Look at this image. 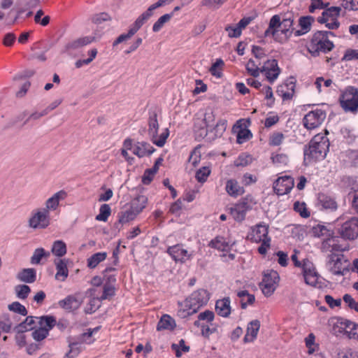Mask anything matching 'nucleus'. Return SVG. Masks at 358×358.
<instances>
[{
    "instance_id": "nucleus-1",
    "label": "nucleus",
    "mask_w": 358,
    "mask_h": 358,
    "mask_svg": "<svg viewBox=\"0 0 358 358\" xmlns=\"http://www.w3.org/2000/svg\"><path fill=\"white\" fill-rule=\"evenodd\" d=\"M294 15L292 12L274 15L270 19L268 27L264 31V36H271L280 43H285L294 32Z\"/></svg>"
},
{
    "instance_id": "nucleus-2",
    "label": "nucleus",
    "mask_w": 358,
    "mask_h": 358,
    "mask_svg": "<svg viewBox=\"0 0 358 358\" xmlns=\"http://www.w3.org/2000/svg\"><path fill=\"white\" fill-rule=\"evenodd\" d=\"M329 141L326 136L321 134L315 135L304 148V162L310 164L323 159L329 151Z\"/></svg>"
},
{
    "instance_id": "nucleus-3",
    "label": "nucleus",
    "mask_w": 358,
    "mask_h": 358,
    "mask_svg": "<svg viewBox=\"0 0 358 358\" xmlns=\"http://www.w3.org/2000/svg\"><path fill=\"white\" fill-rule=\"evenodd\" d=\"M209 298V293L206 289H199L193 292L184 302L185 308L179 309L178 315L184 318L196 313L208 303Z\"/></svg>"
},
{
    "instance_id": "nucleus-4",
    "label": "nucleus",
    "mask_w": 358,
    "mask_h": 358,
    "mask_svg": "<svg viewBox=\"0 0 358 358\" xmlns=\"http://www.w3.org/2000/svg\"><path fill=\"white\" fill-rule=\"evenodd\" d=\"M268 234V227L264 224H259L251 228L246 238L251 242L261 243V245L258 248V252L261 255H265L271 246V238Z\"/></svg>"
},
{
    "instance_id": "nucleus-5",
    "label": "nucleus",
    "mask_w": 358,
    "mask_h": 358,
    "mask_svg": "<svg viewBox=\"0 0 358 358\" xmlns=\"http://www.w3.org/2000/svg\"><path fill=\"white\" fill-rule=\"evenodd\" d=\"M334 47L333 42L327 38L323 32L318 31L313 36L308 50L312 56L317 57L320 53H327L331 51Z\"/></svg>"
},
{
    "instance_id": "nucleus-6",
    "label": "nucleus",
    "mask_w": 358,
    "mask_h": 358,
    "mask_svg": "<svg viewBox=\"0 0 358 358\" xmlns=\"http://www.w3.org/2000/svg\"><path fill=\"white\" fill-rule=\"evenodd\" d=\"M148 124V134L151 141L158 147H163L169 136V130L166 128L160 135L158 136L159 123L157 120V115L155 111L149 113Z\"/></svg>"
},
{
    "instance_id": "nucleus-7",
    "label": "nucleus",
    "mask_w": 358,
    "mask_h": 358,
    "mask_svg": "<svg viewBox=\"0 0 358 358\" xmlns=\"http://www.w3.org/2000/svg\"><path fill=\"white\" fill-rule=\"evenodd\" d=\"M50 213L43 208L34 209L28 219V227L34 230L45 229L50 224Z\"/></svg>"
},
{
    "instance_id": "nucleus-8",
    "label": "nucleus",
    "mask_w": 358,
    "mask_h": 358,
    "mask_svg": "<svg viewBox=\"0 0 358 358\" xmlns=\"http://www.w3.org/2000/svg\"><path fill=\"white\" fill-rule=\"evenodd\" d=\"M349 262L342 254L332 253L327 256V266L334 275H345L349 271Z\"/></svg>"
},
{
    "instance_id": "nucleus-9",
    "label": "nucleus",
    "mask_w": 358,
    "mask_h": 358,
    "mask_svg": "<svg viewBox=\"0 0 358 358\" xmlns=\"http://www.w3.org/2000/svg\"><path fill=\"white\" fill-rule=\"evenodd\" d=\"M340 103L345 112L356 113L358 110V90L348 87L341 96Z\"/></svg>"
},
{
    "instance_id": "nucleus-10",
    "label": "nucleus",
    "mask_w": 358,
    "mask_h": 358,
    "mask_svg": "<svg viewBox=\"0 0 358 358\" xmlns=\"http://www.w3.org/2000/svg\"><path fill=\"white\" fill-rule=\"evenodd\" d=\"M302 271L305 282L307 285L314 287H321L322 282L320 281V275L316 271L315 267L312 262L308 259H303Z\"/></svg>"
},
{
    "instance_id": "nucleus-11",
    "label": "nucleus",
    "mask_w": 358,
    "mask_h": 358,
    "mask_svg": "<svg viewBox=\"0 0 358 358\" xmlns=\"http://www.w3.org/2000/svg\"><path fill=\"white\" fill-rule=\"evenodd\" d=\"M341 238L352 241L358 237V217H352L345 221L338 229Z\"/></svg>"
},
{
    "instance_id": "nucleus-12",
    "label": "nucleus",
    "mask_w": 358,
    "mask_h": 358,
    "mask_svg": "<svg viewBox=\"0 0 358 358\" xmlns=\"http://www.w3.org/2000/svg\"><path fill=\"white\" fill-rule=\"evenodd\" d=\"M123 146L126 149L131 150L134 155L140 158L149 156L155 151V149L147 142H137L136 144H133L132 141L129 138L124 140Z\"/></svg>"
},
{
    "instance_id": "nucleus-13",
    "label": "nucleus",
    "mask_w": 358,
    "mask_h": 358,
    "mask_svg": "<svg viewBox=\"0 0 358 358\" xmlns=\"http://www.w3.org/2000/svg\"><path fill=\"white\" fill-rule=\"evenodd\" d=\"M278 280L279 275L276 271L271 270L264 273L259 287L266 296H269L274 292Z\"/></svg>"
},
{
    "instance_id": "nucleus-14",
    "label": "nucleus",
    "mask_w": 358,
    "mask_h": 358,
    "mask_svg": "<svg viewBox=\"0 0 358 358\" xmlns=\"http://www.w3.org/2000/svg\"><path fill=\"white\" fill-rule=\"evenodd\" d=\"M252 197L246 196L231 208V215L237 222H242L245 220L246 213L252 208Z\"/></svg>"
},
{
    "instance_id": "nucleus-15",
    "label": "nucleus",
    "mask_w": 358,
    "mask_h": 358,
    "mask_svg": "<svg viewBox=\"0 0 358 358\" xmlns=\"http://www.w3.org/2000/svg\"><path fill=\"white\" fill-rule=\"evenodd\" d=\"M326 118V112L322 109L310 111L303 118V126L307 129H313L318 127Z\"/></svg>"
},
{
    "instance_id": "nucleus-16",
    "label": "nucleus",
    "mask_w": 358,
    "mask_h": 358,
    "mask_svg": "<svg viewBox=\"0 0 358 358\" xmlns=\"http://www.w3.org/2000/svg\"><path fill=\"white\" fill-rule=\"evenodd\" d=\"M340 238L332 234L324 238L322 242L320 250L324 253H335L336 252H343L348 250L346 247L339 243Z\"/></svg>"
},
{
    "instance_id": "nucleus-17",
    "label": "nucleus",
    "mask_w": 358,
    "mask_h": 358,
    "mask_svg": "<svg viewBox=\"0 0 358 358\" xmlns=\"http://www.w3.org/2000/svg\"><path fill=\"white\" fill-rule=\"evenodd\" d=\"M250 124V120H243L241 119L238 120L236 124L233 126L232 131L234 133H237V143L241 144L250 138H252V134L251 131L247 129L248 126Z\"/></svg>"
},
{
    "instance_id": "nucleus-18",
    "label": "nucleus",
    "mask_w": 358,
    "mask_h": 358,
    "mask_svg": "<svg viewBox=\"0 0 358 358\" xmlns=\"http://www.w3.org/2000/svg\"><path fill=\"white\" fill-rule=\"evenodd\" d=\"M294 185L293 178L287 176L279 177L273 182V191L278 195H284L289 193Z\"/></svg>"
},
{
    "instance_id": "nucleus-19",
    "label": "nucleus",
    "mask_w": 358,
    "mask_h": 358,
    "mask_svg": "<svg viewBox=\"0 0 358 358\" xmlns=\"http://www.w3.org/2000/svg\"><path fill=\"white\" fill-rule=\"evenodd\" d=\"M262 73H264L267 80L273 83L278 77L280 69L278 67L276 59H268L262 66Z\"/></svg>"
},
{
    "instance_id": "nucleus-20",
    "label": "nucleus",
    "mask_w": 358,
    "mask_h": 358,
    "mask_svg": "<svg viewBox=\"0 0 358 358\" xmlns=\"http://www.w3.org/2000/svg\"><path fill=\"white\" fill-rule=\"evenodd\" d=\"M167 253L176 262H184L189 258L187 251L182 248V246L179 244L169 247Z\"/></svg>"
},
{
    "instance_id": "nucleus-21",
    "label": "nucleus",
    "mask_w": 358,
    "mask_h": 358,
    "mask_svg": "<svg viewBox=\"0 0 358 358\" xmlns=\"http://www.w3.org/2000/svg\"><path fill=\"white\" fill-rule=\"evenodd\" d=\"M66 196V192L64 190L56 192L45 201V206L43 208L47 210L48 213L55 210L59 205V201L64 200Z\"/></svg>"
},
{
    "instance_id": "nucleus-22",
    "label": "nucleus",
    "mask_w": 358,
    "mask_h": 358,
    "mask_svg": "<svg viewBox=\"0 0 358 358\" xmlns=\"http://www.w3.org/2000/svg\"><path fill=\"white\" fill-rule=\"evenodd\" d=\"M296 87V80L294 78H289L284 84L278 90V93H281L283 100H289L293 97Z\"/></svg>"
},
{
    "instance_id": "nucleus-23",
    "label": "nucleus",
    "mask_w": 358,
    "mask_h": 358,
    "mask_svg": "<svg viewBox=\"0 0 358 358\" xmlns=\"http://www.w3.org/2000/svg\"><path fill=\"white\" fill-rule=\"evenodd\" d=\"M93 39L94 38L91 36H84L69 42L65 45L63 52H69L73 50H76L85 45L91 43Z\"/></svg>"
},
{
    "instance_id": "nucleus-24",
    "label": "nucleus",
    "mask_w": 358,
    "mask_h": 358,
    "mask_svg": "<svg viewBox=\"0 0 358 358\" xmlns=\"http://www.w3.org/2000/svg\"><path fill=\"white\" fill-rule=\"evenodd\" d=\"M82 299L76 296H69L59 302V306L64 309L71 311L77 310L82 304Z\"/></svg>"
},
{
    "instance_id": "nucleus-25",
    "label": "nucleus",
    "mask_w": 358,
    "mask_h": 358,
    "mask_svg": "<svg viewBox=\"0 0 358 358\" xmlns=\"http://www.w3.org/2000/svg\"><path fill=\"white\" fill-rule=\"evenodd\" d=\"M225 190L232 197H238L244 194L245 189L235 179H229L226 182Z\"/></svg>"
},
{
    "instance_id": "nucleus-26",
    "label": "nucleus",
    "mask_w": 358,
    "mask_h": 358,
    "mask_svg": "<svg viewBox=\"0 0 358 358\" xmlns=\"http://www.w3.org/2000/svg\"><path fill=\"white\" fill-rule=\"evenodd\" d=\"M231 301L229 297L219 299L215 303L217 313L223 317H228L231 313Z\"/></svg>"
},
{
    "instance_id": "nucleus-27",
    "label": "nucleus",
    "mask_w": 358,
    "mask_h": 358,
    "mask_svg": "<svg viewBox=\"0 0 358 358\" xmlns=\"http://www.w3.org/2000/svg\"><path fill=\"white\" fill-rule=\"evenodd\" d=\"M18 280L25 283H33L36 280V271L35 268H23L17 274Z\"/></svg>"
},
{
    "instance_id": "nucleus-28",
    "label": "nucleus",
    "mask_w": 358,
    "mask_h": 358,
    "mask_svg": "<svg viewBox=\"0 0 358 358\" xmlns=\"http://www.w3.org/2000/svg\"><path fill=\"white\" fill-rule=\"evenodd\" d=\"M317 204L323 209L336 210L337 208V204L334 199L323 193L318 194Z\"/></svg>"
},
{
    "instance_id": "nucleus-29",
    "label": "nucleus",
    "mask_w": 358,
    "mask_h": 358,
    "mask_svg": "<svg viewBox=\"0 0 358 358\" xmlns=\"http://www.w3.org/2000/svg\"><path fill=\"white\" fill-rule=\"evenodd\" d=\"M67 262L66 259H60L55 262L57 273L55 278L60 281H64L69 275V270L67 268Z\"/></svg>"
},
{
    "instance_id": "nucleus-30",
    "label": "nucleus",
    "mask_w": 358,
    "mask_h": 358,
    "mask_svg": "<svg viewBox=\"0 0 358 358\" xmlns=\"http://www.w3.org/2000/svg\"><path fill=\"white\" fill-rule=\"evenodd\" d=\"M227 127V121L226 120H218L216 124L210 129V133H213V136L212 137H209L208 139L213 140L216 138L221 137L226 131Z\"/></svg>"
},
{
    "instance_id": "nucleus-31",
    "label": "nucleus",
    "mask_w": 358,
    "mask_h": 358,
    "mask_svg": "<svg viewBox=\"0 0 358 358\" xmlns=\"http://www.w3.org/2000/svg\"><path fill=\"white\" fill-rule=\"evenodd\" d=\"M260 328V322L258 320H252L248 325L245 341H252L256 338Z\"/></svg>"
},
{
    "instance_id": "nucleus-32",
    "label": "nucleus",
    "mask_w": 358,
    "mask_h": 358,
    "mask_svg": "<svg viewBox=\"0 0 358 358\" xmlns=\"http://www.w3.org/2000/svg\"><path fill=\"white\" fill-rule=\"evenodd\" d=\"M313 21V17L311 16L301 17L299 18V24L301 29L294 30L295 36H299L308 33L310 30L311 23Z\"/></svg>"
},
{
    "instance_id": "nucleus-33",
    "label": "nucleus",
    "mask_w": 358,
    "mask_h": 358,
    "mask_svg": "<svg viewBox=\"0 0 358 358\" xmlns=\"http://www.w3.org/2000/svg\"><path fill=\"white\" fill-rule=\"evenodd\" d=\"M176 324L175 320L168 315H164L159 321L157 329L161 331L164 329L173 330Z\"/></svg>"
},
{
    "instance_id": "nucleus-34",
    "label": "nucleus",
    "mask_w": 358,
    "mask_h": 358,
    "mask_svg": "<svg viewBox=\"0 0 358 358\" xmlns=\"http://www.w3.org/2000/svg\"><path fill=\"white\" fill-rule=\"evenodd\" d=\"M148 198L145 195H138L131 201L130 207L139 214L146 206Z\"/></svg>"
},
{
    "instance_id": "nucleus-35",
    "label": "nucleus",
    "mask_w": 358,
    "mask_h": 358,
    "mask_svg": "<svg viewBox=\"0 0 358 358\" xmlns=\"http://www.w3.org/2000/svg\"><path fill=\"white\" fill-rule=\"evenodd\" d=\"M106 257L107 253L106 252H96L87 259V266L90 268H94Z\"/></svg>"
},
{
    "instance_id": "nucleus-36",
    "label": "nucleus",
    "mask_w": 358,
    "mask_h": 358,
    "mask_svg": "<svg viewBox=\"0 0 358 358\" xmlns=\"http://www.w3.org/2000/svg\"><path fill=\"white\" fill-rule=\"evenodd\" d=\"M237 296L241 299V306L243 309L246 308L248 305L254 303L255 298L253 294H250L247 290H241L237 292Z\"/></svg>"
},
{
    "instance_id": "nucleus-37",
    "label": "nucleus",
    "mask_w": 358,
    "mask_h": 358,
    "mask_svg": "<svg viewBox=\"0 0 358 358\" xmlns=\"http://www.w3.org/2000/svg\"><path fill=\"white\" fill-rule=\"evenodd\" d=\"M35 319L36 317L32 316L27 317L24 322L16 327L17 333H24L33 329L34 325L36 323Z\"/></svg>"
},
{
    "instance_id": "nucleus-38",
    "label": "nucleus",
    "mask_w": 358,
    "mask_h": 358,
    "mask_svg": "<svg viewBox=\"0 0 358 358\" xmlns=\"http://www.w3.org/2000/svg\"><path fill=\"white\" fill-rule=\"evenodd\" d=\"M66 245L63 241H55L52 246L51 252L57 257H62L66 254Z\"/></svg>"
},
{
    "instance_id": "nucleus-39",
    "label": "nucleus",
    "mask_w": 358,
    "mask_h": 358,
    "mask_svg": "<svg viewBox=\"0 0 358 358\" xmlns=\"http://www.w3.org/2000/svg\"><path fill=\"white\" fill-rule=\"evenodd\" d=\"M138 214L131 207L118 214L119 222L121 224L127 223L135 219Z\"/></svg>"
},
{
    "instance_id": "nucleus-40",
    "label": "nucleus",
    "mask_w": 358,
    "mask_h": 358,
    "mask_svg": "<svg viewBox=\"0 0 358 358\" xmlns=\"http://www.w3.org/2000/svg\"><path fill=\"white\" fill-rule=\"evenodd\" d=\"M210 245L221 251H227L231 248L229 243L223 237H217L212 240Z\"/></svg>"
},
{
    "instance_id": "nucleus-41",
    "label": "nucleus",
    "mask_w": 358,
    "mask_h": 358,
    "mask_svg": "<svg viewBox=\"0 0 358 358\" xmlns=\"http://www.w3.org/2000/svg\"><path fill=\"white\" fill-rule=\"evenodd\" d=\"M224 63L222 59H217L216 62L212 64L209 71L215 77L220 78L222 77V70Z\"/></svg>"
},
{
    "instance_id": "nucleus-42",
    "label": "nucleus",
    "mask_w": 358,
    "mask_h": 358,
    "mask_svg": "<svg viewBox=\"0 0 358 358\" xmlns=\"http://www.w3.org/2000/svg\"><path fill=\"white\" fill-rule=\"evenodd\" d=\"M260 63L256 64V62L252 59H250L248 62L245 66V69L247 72L254 78H257L259 76L261 73L262 67H259Z\"/></svg>"
},
{
    "instance_id": "nucleus-43",
    "label": "nucleus",
    "mask_w": 358,
    "mask_h": 358,
    "mask_svg": "<svg viewBox=\"0 0 358 358\" xmlns=\"http://www.w3.org/2000/svg\"><path fill=\"white\" fill-rule=\"evenodd\" d=\"M36 319L38 320V322L41 327H45L46 329H49V331L56 324L55 317L51 315L36 317Z\"/></svg>"
},
{
    "instance_id": "nucleus-44",
    "label": "nucleus",
    "mask_w": 358,
    "mask_h": 358,
    "mask_svg": "<svg viewBox=\"0 0 358 358\" xmlns=\"http://www.w3.org/2000/svg\"><path fill=\"white\" fill-rule=\"evenodd\" d=\"M50 252H46L43 248H39L34 250L32 257H31V263L32 264H40L43 257H48Z\"/></svg>"
},
{
    "instance_id": "nucleus-45",
    "label": "nucleus",
    "mask_w": 358,
    "mask_h": 358,
    "mask_svg": "<svg viewBox=\"0 0 358 358\" xmlns=\"http://www.w3.org/2000/svg\"><path fill=\"white\" fill-rule=\"evenodd\" d=\"M82 341H69V350L66 354L67 358H75L80 352L79 345Z\"/></svg>"
},
{
    "instance_id": "nucleus-46",
    "label": "nucleus",
    "mask_w": 358,
    "mask_h": 358,
    "mask_svg": "<svg viewBox=\"0 0 358 358\" xmlns=\"http://www.w3.org/2000/svg\"><path fill=\"white\" fill-rule=\"evenodd\" d=\"M15 292L18 299L24 300L28 297L31 289L27 285H18L15 287Z\"/></svg>"
},
{
    "instance_id": "nucleus-47",
    "label": "nucleus",
    "mask_w": 358,
    "mask_h": 358,
    "mask_svg": "<svg viewBox=\"0 0 358 358\" xmlns=\"http://www.w3.org/2000/svg\"><path fill=\"white\" fill-rule=\"evenodd\" d=\"M173 13H166L161 16L157 22L153 24L152 31L154 32L159 31L164 25L165 23L168 22L173 17Z\"/></svg>"
},
{
    "instance_id": "nucleus-48",
    "label": "nucleus",
    "mask_w": 358,
    "mask_h": 358,
    "mask_svg": "<svg viewBox=\"0 0 358 358\" xmlns=\"http://www.w3.org/2000/svg\"><path fill=\"white\" fill-rule=\"evenodd\" d=\"M111 213L110 207L108 204H103L99 209V213L96 216L98 221L106 222Z\"/></svg>"
},
{
    "instance_id": "nucleus-49",
    "label": "nucleus",
    "mask_w": 358,
    "mask_h": 358,
    "mask_svg": "<svg viewBox=\"0 0 358 358\" xmlns=\"http://www.w3.org/2000/svg\"><path fill=\"white\" fill-rule=\"evenodd\" d=\"M171 348L176 352V356L177 357L182 356V352H187L189 350V347L185 345V342L183 339H181L178 344H172Z\"/></svg>"
},
{
    "instance_id": "nucleus-50",
    "label": "nucleus",
    "mask_w": 358,
    "mask_h": 358,
    "mask_svg": "<svg viewBox=\"0 0 358 358\" xmlns=\"http://www.w3.org/2000/svg\"><path fill=\"white\" fill-rule=\"evenodd\" d=\"M210 173V168L208 166H203L196 172L195 178L198 182L203 183L206 181Z\"/></svg>"
},
{
    "instance_id": "nucleus-51",
    "label": "nucleus",
    "mask_w": 358,
    "mask_h": 358,
    "mask_svg": "<svg viewBox=\"0 0 358 358\" xmlns=\"http://www.w3.org/2000/svg\"><path fill=\"white\" fill-rule=\"evenodd\" d=\"M8 308L9 310L18 313L22 316H25L27 315V310L24 306L22 305L18 301H15L9 304Z\"/></svg>"
},
{
    "instance_id": "nucleus-52",
    "label": "nucleus",
    "mask_w": 358,
    "mask_h": 358,
    "mask_svg": "<svg viewBox=\"0 0 358 358\" xmlns=\"http://www.w3.org/2000/svg\"><path fill=\"white\" fill-rule=\"evenodd\" d=\"M341 10V7L340 6H331L323 11V15L327 16L329 20H337Z\"/></svg>"
},
{
    "instance_id": "nucleus-53",
    "label": "nucleus",
    "mask_w": 358,
    "mask_h": 358,
    "mask_svg": "<svg viewBox=\"0 0 358 358\" xmlns=\"http://www.w3.org/2000/svg\"><path fill=\"white\" fill-rule=\"evenodd\" d=\"M49 329L45 327H40L32 332L33 338L36 341H41L45 338L48 335Z\"/></svg>"
},
{
    "instance_id": "nucleus-54",
    "label": "nucleus",
    "mask_w": 358,
    "mask_h": 358,
    "mask_svg": "<svg viewBox=\"0 0 358 358\" xmlns=\"http://www.w3.org/2000/svg\"><path fill=\"white\" fill-rule=\"evenodd\" d=\"M294 209L296 212L299 213L302 217L306 218L310 216V213L308 211L304 202L301 203L296 201L294 203Z\"/></svg>"
},
{
    "instance_id": "nucleus-55",
    "label": "nucleus",
    "mask_w": 358,
    "mask_h": 358,
    "mask_svg": "<svg viewBox=\"0 0 358 358\" xmlns=\"http://www.w3.org/2000/svg\"><path fill=\"white\" fill-rule=\"evenodd\" d=\"M315 336L312 333L310 334L305 338L306 345L308 349V352L309 354H313L315 351L316 348H317V345L315 344Z\"/></svg>"
},
{
    "instance_id": "nucleus-56",
    "label": "nucleus",
    "mask_w": 358,
    "mask_h": 358,
    "mask_svg": "<svg viewBox=\"0 0 358 358\" xmlns=\"http://www.w3.org/2000/svg\"><path fill=\"white\" fill-rule=\"evenodd\" d=\"M313 231L314 235L318 237L325 236V238H327L331 235L326 227L320 224L314 227Z\"/></svg>"
},
{
    "instance_id": "nucleus-57",
    "label": "nucleus",
    "mask_w": 358,
    "mask_h": 358,
    "mask_svg": "<svg viewBox=\"0 0 358 358\" xmlns=\"http://www.w3.org/2000/svg\"><path fill=\"white\" fill-rule=\"evenodd\" d=\"M215 115L212 110L206 112L203 117V122L206 127L210 129L215 124Z\"/></svg>"
},
{
    "instance_id": "nucleus-58",
    "label": "nucleus",
    "mask_w": 358,
    "mask_h": 358,
    "mask_svg": "<svg viewBox=\"0 0 358 358\" xmlns=\"http://www.w3.org/2000/svg\"><path fill=\"white\" fill-rule=\"evenodd\" d=\"M115 294V288L113 286L106 284L103 286V294L99 299V301H103Z\"/></svg>"
},
{
    "instance_id": "nucleus-59",
    "label": "nucleus",
    "mask_w": 358,
    "mask_h": 358,
    "mask_svg": "<svg viewBox=\"0 0 358 358\" xmlns=\"http://www.w3.org/2000/svg\"><path fill=\"white\" fill-rule=\"evenodd\" d=\"M252 162L250 156L242 154L238 159L234 162L236 166H246L250 164Z\"/></svg>"
},
{
    "instance_id": "nucleus-60",
    "label": "nucleus",
    "mask_w": 358,
    "mask_h": 358,
    "mask_svg": "<svg viewBox=\"0 0 358 358\" xmlns=\"http://www.w3.org/2000/svg\"><path fill=\"white\" fill-rule=\"evenodd\" d=\"M341 6L347 10H357L358 0H343Z\"/></svg>"
},
{
    "instance_id": "nucleus-61",
    "label": "nucleus",
    "mask_w": 358,
    "mask_h": 358,
    "mask_svg": "<svg viewBox=\"0 0 358 358\" xmlns=\"http://www.w3.org/2000/svg\"><path fill=\"white\" fill-rule=\"evenodd\" d=\"M284 139V135L280 132L273 133L269 140V144L273 146L280 145Z\"/></svg>"
},
{
    "instance_id": "nucleus-62",
    "label": "nucleus",
    "mask_w": 358,
    "mask_h": 358,
    "mask_svg": "<svg viewBox=\"0 0 358 358\" xmlns=\"http://www.w3.org/2000/svg\"><path fill=\"white\" fill-rule=\"evenodd\" d=\"M225 31L228 32V36L230 38H238L242 32L237 25L236 27L228 25L225 27Z\"/></svg>"
},
{
    "instance_id": "nucleus-63",
    "label": "nucleus",
    "mask_w": 358,
    "mask_h": 358,
    "mask_svg": "<svg viewBox=\"0 0 358 358\" xmlns=\"http://www.w3.org/2000/svg\"><path fill=\"white\" fill-rule=\"evenodd\" d=\"M147 20L141 15L131 26L129 29L135 34Z\"/></svg>"
},
{
    "instance_id": "nucleus-64",
    "label": "nucleus",
    "mask_w": 358,
    "mask_h": 358,
    "mask_svg": "<svg viewBox=\"0 0 358 358\" xmlns=\"http://www.w3.org/2000/svg\"><path fill=\"white\" fill-rule=\"evenodd\" d=\"M147 20L141 15L131 26L129 29L135 34Z\"/></svg>"
}]
</instances>
